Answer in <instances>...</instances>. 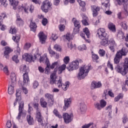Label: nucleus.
I'll return each instance as SVG.
<instances>
[{"instance_id": "44", "label": "nucleus", "mask_w": 128, "mask_h": 128, "mask_svg": "<svg viewBox=\"0 0 128 128\" xmlns=\"http://www.w3.org/2000/svg\"><path fill=\"white\" fill-rule=\"evenodd\" d=\"M20 36L19 35H16L15 36H13L12 40L15 42H16L18 44V42H20Z\"/></svg>"}, {"instance_id": "20", "label": "nucleus", "mask_w": 128, "mask_h": 128, "mask_svg": "<svg viewBox=\"0 0 128 128\" xmlns=\"http://www.w3.org/2000/svg\"><path fill=\"white\" fill-rule=\"evenodd\" d=\"M38 36L40 38V42L42 44H44L46 42V36L44 34V32H40L38 34Z\"/></svg>"}, {"instance_id": "29", "label": "nucleus", "mask_w": 128, "mask_h": 128, "mask_svg": "<svg viewBox=\"0 0 128 128\" xmlns=\"http://www.w3.org/2000/svg\"><path fill=\"white\" fill-rule=\"evenodd\" d=\"M16 22L18 26H23L24 25V20H22V18H20V16L18 14L16 15Z\"/></svg>"}, {"instance_id": "9", "label": "nucleus", "mask_w": 128, "mask_h": 128, "mask_svg": "<svg viewBox=\"0 0 128 128\" xmlns=\"http://www.w3.org/2000/svg\"><path fill=\"white\" fill-rule=\"evenodd\" d=\"M115 70L117 72L121 74L122 76H126V74H128V70H126L125 68L122 66L120 64H118L115 68Z\"/></svg>"}, {"instance_id": "55", "label": "nucleus", "mask_w": 128, "mask_h": 128, "mask_svg": "<svg viewBox=\"0 0 128 128\" xmlns=\"http://www.w3.org/2000/svg\"><path fill=\"white\" fill-rule=\"evenodd\" d=\"M78 2L80 6L82 8H84L86 6V2L84 1H82V0H78Z\"/></svg>"}, {"instance_id": "52", "label": "nucleus", "mask_w": 128, "mask_h": 128, "mask_svg": "<svg viewBox=\"0 0 128 128\" xmlns=\"http://www.w3.org/2000/svg\"><path fill=\"white\" fill-rule=\"evenodd\" d=\"M58 28H59V30L60 32H64V30H66V26H64V24H60L58 26Z\"/></svg>"}, {"instance_id": "26", "label": "nucleus", "mask_w": 128, "mask_h": 128, "mask_svg": "<svg viewBox=\"0 0 128 128\" xmlns=\"http://www.w3.org/2000/svg\"><path fill=\"white\" fill-rule=\"evenodd\" d=\"M14 83H12V84L10 85L8 87V94H14Z\"/></svg>"}, {"instance_id": "14", "label": "nucleus", "mask_w": 128, "mask_h": 128, "mask_svg": "<svg viewBox=\"0 0 128 128\" xmlns=\"http://www.w3.org/2000/svg\"><path fill=\"white\" fill-rule=\"evenodd\" d=\"M36 54H34V58L36 60H38V58H40L39 59L40 62H44V60H45V62H46V58H48V56L46 55V54H44L43 57H42L40 55L38 54V50H36Z\"/></svg>"}, {"instance_id": "10", "label": "nucleus", "mask_w": 128, "mask_h": 128, "mask_svg": "<svg viewBox=\"0 0 128 128\" xmlns=\"http://www.w3.org/2000/svg\"><path fill=\"white\" fill-rule=\"evenodd\" d=\"M36 120H38V122H40V124H41V126H46V124L44 122V118L40 114V110H39L36 112Z\"/></svg>"}, {"instance_id": "47", "label": "nucleus", "mask_w": 128, "mask_h": 128, "mask_svg": "<svg viewBox=\"0 0 128 128\" xmlns=\"http://www.w3.org/2000/svg\"><path fill=\"white\" fill-rule=\"evenodd\" d=\"M124 68L126 70H128V58H126L124 59Z\"/></svg>"}, {"instance_id": "6", "label": "nucleus", "mask_w": 128, "mask_h": 128, "mask_svg": "<svg viewBox=\"0 0 128 128\" xmlns=\"http://www.w3.org/2000/svg\"><path fill=\"white\" fill-rule=\"evenodd\" d=\"M45 58L46 60V67L45 68V73L48 74L50 72V68L54 69V68H56L58 64V62H54L50 66V60H48V58H46V55H45Z\"/></svg>"}, {"instance_id": "22", "label": "nucleus", "mask_w": 128, "mask_h": 128, "mask_svg": "<svg viewBox=\"0 0 128 128\" xmlns=\"http://www.w3.org/2000/svg\"><path fill=\"white\" fill-rule=\"evenodd\" d=\"M128 52V48L124 47L122 48L121 50L118 51L116 54H118L119 56H121L122 58V56H126V54Z\"/></svg>"}, {"instance_id": "59", "label": "nucleus", "mask_w": 128, "mask_h": 128, "mask_svg": "<svg viewBox=\"0 0 128 128\" xmlns=\"http://www.w3.org/2000/svg\"><path fill=\"white\" fill-rule=\"evenodd\" d=\"M95 108L97 110H100L102 108V107L100 104H99V103H96L95 104Z\"/></svg>"}, {"instance_id": "18", "label": "nucleus", "mask_w": 128, "mask_h": 128, "mask_svg": "<svg viewBox=\"0 0 128 128\" xmlns=\"http://www.w3.org/2000/svg\"><path fill=\"white\" fill-rule=\"evenodd\" d=\"M64 110H66L67 108H68L72 104V98H65L64 100Z\"/></svg>"}, {"instance_id": "49", "label": "nucleus", "mask_w": 128, "mask_h": 128, "mask_svg": "<svg viewBox=\"0 0 128 128\" xmlns=\"http://www.w3.org/2000/svg\"><path fill=\"white\" fill-rule=\"evenodd\" d=\"M70 56H66L64 58V62L65 64H68V62H70Z\"/></svg>"}, {"instance_id": "25", "label": "nucleus", "mask_w": 128, "mask_h": 128, "mask_svg": "<svg viewBox=\"0 0 128 128\" xmlns=\"http://www.w3.org/2000/svg\"><path fill=\"white\" fill-rule=\"evenodd\" d=\"M108 28L112 32H116V25L112 22H109L108 24Z\"/></svg>"}, {"instance_id": "60", "label": "nucleus", "mask_w": 128, "mask_h": 128, "mask_svg": "<svg viewBox=\"0 0 128 128\" xmlns=\"http://www.w3.org/2000/svg\"><path fill=\"white\" fill-rule=\"evenodd\" d=\"M92 58L93 60H98L100 58L96 54H92Z\"/></svg>"}, {"instance_id": "48", "label": "nucleus", "mask_w": 128, "mask_h": 128, "mask_svg": "<svg viewBox=\"0 0 128 128\" xmlns=\"http://www.w3.org/2000/svg\"><path fill=\"white\" fill-rule=\"evenodd\" d=\"M78 50H86V46L84 44L80 46H78Z\"/></svg>"}, {"instance_id": "32", "label": "nucleus", "mask_w": 128, "mask_h": 128, "mask_svg": "<svg viewBox=\"0 0 128 128\" xmlns=\"http://www.w3.org/2000/svg\"><path fill=\"white\" fill-rule=\"evenodd\" d=\"M27 122L30 126L34 124V118L30 115H28L26 116Z\"/></svg>"}, {"instance_id": "63", "label": "nucleus", "mask_w": 128, "mask_h": 128, "mask_svg": "<svg viewBox=\"0 0 128 128\" xmlns=\"http://www.w3.org/2000/svg\"><path fill=\"white\" fill-rule=\"evenodd\" d=\"M32 46V44L30 43H26L24 46V50H28Z\"/></svg>"}, {"instance_id": "46", "label": "nucleus", "mask_w": 128, "mask_h": 128, "mask_svg": "<svg viewBox=\"0 0 128 128\" xmlns=\"http://www.w3.org/2000/svg\"><path fill=\"white\" fill-rule=\"evenodd\" d=\"M53 112L56 116H57L59 118H62V115L60 114V112H58V111L56 109L54 110Z\"/></svg>"}, {"instance_id": "34", "label": "nucleus", "mask_w": 128, "mask_h": 128, "mask_svg": "<svg viewBox=\"0 0 128 128\" xmlns=\"http://www.w3.org/2000/svg\"><path fill=\"white\" fill-rule=\"evenodd\" d=\"M128 22L126 21H122L120 22V26L123 28V30H128V26L127 24Z\"/></svg>"}, {"instance_id": "57", "label": "nucleus", "mask_w": 128, "mask_h": 128, "mask_svg": "<svg viewBox=\"0 0 128 128\" xmlns=\"http://www.w3.org/2000/svg\"><path fill=\"white\" fill-rule=\"evenodd\" d=\"M12 60H14V62H16V64H18V62H20V60H18V56H14L12 58Z\"/></svg>"}, {"instance_id": "16", "label": "nucleus", "mask_w": 128, "mask_h": 128, "mask_svg": "<svg viewBox=\"0 0 128 128\" xmlns=\"http://www.w3.org/2000/svg\"><path fill=\"white\" fill-rule=\"evenodd\" d=\"M30 77L28 73H24L23 74V85L26 86L30 84Z\"/></svg>"}, {"instance_id": "31", "label": "nucleus", "mask_w": 128, "mask_h": 128, "mask_svg": "<svg viewBox=\"0 0 128 128\" xmlns=\"http://www.w3.org/2000/svg\"><path fill=\"white\" fill-rule=\"evenodd\" d=\"M10 78L12 80V84H16V73L12 72L10 74Z\"/></svg>"}, {"instance_id": "21", "label": "nucleus", "mask_w": 128, "mask_h": 128, "mask_svg": "<svg viewBox=\"0 0 128 128\" xmlns=\"http://www.w3.org/2000/svg\"><path fill=\"white\" fill-rule=\"evenodd\" d=\"M4 48V56L6 58H10L8 55L12 52V49L8 46Z\"/></svg>"}, {"instance_id": "56", "label": "nucleus", "mask_w": 128, "mask_h": 128, "mask_svg": "<svg viewBox=\"0 0 128 128\" xmlns=\"http://www.w3.org/2000/svg\"><path fill=\"white\" fill-rule=\"evenodd\" d=\"M107 66L111 70H114V66H112V64L110 63V61L108 60L107 64Z\"/></svg>"}, {"instance_id": "5", "label": "nucleus", "mask_w": 128, "mask_h": 128, "mask_svg": "<svg viewBox=\"0 0 128 128\" xmlns=\"http://www.w3.org/2000/svg\"><path fill=\"white\" fill-rule=\"evenodd\" d=\"M22 90L24 92L25 94H26L28 92V89L24 87V86H22V84L21 88L17 89L16 90V102H20V100H22V95H21Z\"/></svg>"}, {"instance_id": "30", "label": "nucleus", "mask_w": 128, "mask_h": 128, "mask_svg": "<svg viewBox=\"0 0 128 128\" xmlns=\"http://www.w3.org/2000/svg\"><path fill=\"white\" fill-rule=\"evenodd\" d=\"M120 58H122V57L118 53H116V56L114 58V64H118L120 62Z\"/></svg>"}, {"instance_id": "39", "label": "nucleus", "mask_w": 128, "mask_h": 128, "mask_svg": "<svg viewBox=\"0 0 128 128\" xmlns=\"http://www.w3.org/2000/svg\"><path fill=\"white\" fill-rule=\"evenodd\" d=\"M30 26V28H31V30H32V32H36L37 28V26H36V23L33 22H32L31 21Z\"/></svg>"}, {"instance_id": "28", "label": "nucleus", "mask_w": 128, "mask_h": 128, "mask_svg": "<svg viewBox=\"0 0 128 128\" xmlns=\"http://www.w3.org/2000/svg\"><path fill=\"white\" fill-rule=\"evenodd\" d=\"M66 64H63L58 68V74H62V72L66 70Z\"/></svg>"}, {"instance_id": "33", "label": "nucleus", "mask_w": 128, "mask_h": 128, "mask_svg": "<svg viewBox=\"0 0 128 128\" xmlns=\"http://www.w3.org/2000/svg\"><path fill=\"white\" fill-rule=\"evenodd\" d=\"M20 70L22 72V74H28V68H26V65H22L20 67Z\"/></svg>"}, {"instance_id": "50", "label": "nucleus", "mask_w": 128, "mask_h": 128, "mask_svg": "<svg viewBox=\"0 0 128 128\" xmlns=\"http://www.w3.org/2000/svg\"><path fill=\"white\" fill-rule=\"evenodd\" d=\"M100 105L101 106V107H102V108H104L106 106V102L104 100H102L100 101Z\"/></svg>"}, {"instance_id": "11", "label": "nucleus", "mask_w": 128, "mask_h": 128, "mask_svg": "<svg viewBox=\"0 0 128 128\" xmlns=\"http://www.w3.org/2000/svg\"><path fill=\"white\" fill-rule=\"evenodd\" d=\"M72 22H74V26H75L74 32V34H78L80 32V22L78 20H76L74 18L72 20Z\"/></svg>"}, {"instance_id": "23", "label": "nucleus", "mask_w": 128, "mask_h": 128, "mask_svg": "<svg viewBox=\"0 0 128 128\" xmlns=\"http://www.w3.org/2000/svg\"><path fill=\"white\" fill-rule=\"evenodd\" d=\"M22 58L24 60H26V62H32V54H28V53H25L23 56H22Z\"/></svg>"}, {"instance_id": "62", "label": "nucleus", "mask_w": 128, "mask_h": 128, "mask_svg": "<svg viewBox=\"0 0 128 128\" xmlns=\"http://www.w3.org/2000/svg\"><path fill=\"white\" fill-rule=\"evenodd\" d=\"M54 50H58V52H60V50H62V48H60V46L58 44H55L54 46Z\"/></svg>"}, {"instance_id": "19", "label": "nucleus", "mask_w": 128, "mask_h": 128, "mask_svg": "<svg viewBox=\"0 0 128 128\" xmlns=\"http://www.w3.org/2000/svg\"><path fill=\"white\" fill-rule=\"evenodd\" d=\"M23 6L24 12H26V14H28V10H30L31 12H33L34 8V6L31 5L28 6V4H25V5Z\"/></svg>"}, {"instance_id": "53", "label": "nucleus", "mask_w": 128, "mask_h": 128, "mask_svg": "<svg viewBox=\"0 0 128 128\" xmlns=\"http://www.w3.org/2000/svg\"><path fill=\"white\" fill-rule=\"evenodd\" d=\"M122 120L123 124H126V122H128V116L126 114H124L122 118Z\"/></svg>"}, {"instance_id": "42", "label": "nucleus", "mask_w": 128, "mask_h": 128, "mask_svg": "<svg viewBox=\"0 0 128 128\" xmlns=\"http://www.w3.org/2000/svg\"><path fill=\"white\" fill-rule=\"evenodd\" d=\"M122 98H124V94L120 93L114 98V102H118V100Z\"/></svg>"}, {"instance_id": "12", "label": "nucleus", "mask_w": 128, "mask_h": 128, "mask_svg": "<svg viewBox=\"0 0 128 128\" xmlns=\"http://www.w3.org/2000/svg\"><path fill=\"white\" fill-rule=\"evenodd\" d=\"M90 8L94 18L98 16V12L100 10V7L96 5H92L90 6Z\"/></svg>"}, {"instance_id": "13", "label": "nucleus", "mask_w": 128, "mask_h": 128, "mask_svg": "<svg viewBox=\"0 0 128 128\" xmlns=\"http://www.w3.org/2000/svg\"><path fill=\"white\" fill-rule=\"evenodd\" d=\"M97 34L99 38H106L108 34L106 32V29L104 28H100L98 30Z\"/></svg>"}, {"instance_id": "40", "label": "nucleus", "mask_w": 128, "mask_h": 128, "mask_svg": "<svg viewBox=\"0 0 128 128\" xmlns=\"http://www.w3.org/2000/svg\"><path fill=\"white\" fill-rule=\"evenodd\" d=\"M116 1L119 6L123 4L124 6L125 5L126 6L128 0H116Z\"/></svg>"}, {"instance_id": "64", "label": "nucleus", "mask_w": 128, "mask_h": 128, "mask_svg": "<svg viewBox=\"0 0 128 128\" xmlns=\"http://www.w3.org/2000/svg\"><path fill=\"white\" fill-rule=\"evenodd\" d=\"M42 24L46 26L48 24V19L46 18H44L42 20Z\"/></svg>"}, {"instance_id": "3", "label": "nucleus", "mask_w": 128, "mask_h": 128, "mask_svg": "<svg viewBox=\"0 0 128 128\" xmlns=\"http://www.w3.org/2000/svg\"><path fill=\"white\" fill-rule=\"evenodd\" d=\"M22 116H26V112L24 111V102L22 101L19 102L18 106V116H16V120H20Z\"/></svg>"}, {"instance_id": "4", "label": "nucleus", "mask_w": 128, "mask_h": 128, "mask_svg": "<svg viewBox=\"0 0 128 128\" xmlns=\"http://www.w3.org/2000/svg\"><path fill=\"white\" fill-rule=\"evenodd\" d=\"M82 62V59H76L73 60L72 62V64L67 68L69 72H72V70H76L80 68L79 64Z\"/></svg>"}, {"instance_id": "61", "label": "nucleus", "mask_w": 128, "mask_h": 128, "mask_svg": "<svg viewBox=\"0 0 128 128\" xmlns=\"http://www.w3.org/2000/svg\"><path fill=\"white\" fill-rule=\"evenodd\" d=\"M92 124H93L92 122H90L88 124H85L84 125L82 126V128H90V126H92Z\"/></svg>"}, {"instance_id": "17", "label": "nucleus", "mask_w": 128, "mask_h": 128, "mask_svg": "<svg viewBox=\"0 0 128 128\" xmlns=\"http://www.w3.org/2000/svg\"><path fill=\"white\" fill-rule=\"evenodd\" d=\"M102 82H96V81L92 82L91 84V88L92 90H94L96 88H102Z\"/></svg>"}, {"instance_id": "38", "label": "nucleus", "mask_w": 128, "mask_h": 128, "mask_svg": "<svg viewBox=\"0 0 128 128\" xmlns=\"http://www.w3.org/2000/svg\"><path fill=\"white\" fill-rule=\"evenodd\" d=\"M117 37L122 40H124V38H126V36H124V32L122 30L118 31L117 34Z\"/></svg>"}, {"instance_id": "37", "label": "nucleus", "mask_w": 128, "mask_h": 128, "mask_svg": "<svg viewBox=\"0 0 128 128\" xmlns=\"http://www.w3.org/2000/svg\"><path fill=\"white\" fill-rule=\"evenodd\" d=\"M86 105L84 104H80V110L82 112H86Z\"/></svg>"}, {"instance_id": "8", "label": "nucleus", "mask_w": 128, "mask_h": 128, "mask_svg": "<svg viewBox=\"0 0 128 128\" xmlns=\"http://www.w3.org/2000/svg\"><path fill=\"white\" fill-rule=\"evenodd\" d=\"M63 118L65 124H68L70 122H72L74 118V115L72 114H70L68 113H64L63 114Z\"/></svg>"}, {"instance_id": "27", "label": "nucleus", "mask_w": 128, "mask_h": 128, "mask_svg": "<svg viewBox=\"0 0 128 128\" xmlns=\"http://www.w3.org/2000/svg\"><path fill=\"white\" fill-rule=\"evenodd\" d=\"M40 104L42 108H46L48 106V102L44 100V98H42L40 99Z\"/></svg>"}, {"instance_id": "15", "label": "nucleus", "mask_w": 128, "mask_h": 128, "mask_svg": "<svg viewBox=\"0 0 128 128\" xmlns=\"http://www.w3.org/2000/svg\"><path fill=\"white\" fill-rule=\"evenodd\" d=\"M118 18L119 20H123L128 16V10L124 8V10L122 12H119L118 14Z\"/></svg>"}, {"instance_id": "41", "label": "nucleus", "mask_w": 128, "mask_h": 128, "mask_svg": "<svg viewBox=\"0 0 128 128\" xmlns=\"http://www.w3.org/2000/svg\"><path fill=\"white\" fill-rule=\"evenodd\" d=\"M83 32H84L85 34H86L88 38H90V32L88 28H85L83 29Z\"/></svg>"}, {"instance_id": "35", "label": "nucleus", "mask_w": 128, "mask_h": 128, "mask_svg": "<svg viewBox=\"0 0 128 128\" xmlns=\"http://www.w3.org/2000/svg\"><path fill=\"white\" fill-rule=\"evenodd\" d=\"M100 40H102L100 42V44L102 46H106L108 44V38H100Z\"/></svg>"}, {"instance_id": "45", "label": "nucleus", "mask_w": 128, "mask_h": 128, "mask_svg": "<svg viewBox=\"0 0 128 128\" xmlns=\"http://www.w3.org/2000/svg\"><path fill=\"white\" fill-rule=\"evenodd\" d=\"M46 98H47L48 100H54V96L52 94L47 93L44 94Z\"/></svg>"}, {"instance_id": "36", "label": "nucleus", "mask_w": 128, "mask_h": 128, "mask_svg": "<svg viewBox=\"0 0 128 128\" xmlns=\"http://www.w3.org/2000/svg\"><path fill=\"white\" fill-rule=\"evenodd\" d=\"M112 105H109L106 108V110H108V116L109 118H112Z\"/></svg>"}, {"instance_id": "51", "label": "nucleus", "mask_w": 128, "mask_h": 128, "mask_svg": "<svg viewBox=\"0 0 128 128\" xmlns=\"http://www.w3.org/2000/svg\"><path fill=\"white\" fill-rule=\"evenodd\" d=\"M14 10H16L18 12H22L24 10V6L18 5V6H16V9Z\"/></svg>"}, {"instance_id": "54", "label": "nucleus", "mask_w": 128, "mask_h": 128, "mask_svg": "<svg viewBox=\"0 0 128 128\" xmlns=\"http://www.w3.org/2000/svg\"><path fill=\"white\" fill-rule=\"evenodd\" d=\"M98 54L100 56H104V55L106 54V51L103 49H100L98 52Z\"/></svg>"}, {"instance_id": "43", "label": "nucleus", "mask_w": 128, "mask_h": 128, "mask_svg": "<svg viewBox=\"0 0 128 128\" xmlns=\"http://www.w3.org/2000/svg\"><path fill=\"white\" fill-rule=\"evenodd\" d=\"M9 32L12 34H16V27L14 26H11Z\"/></svg>"}, {"instance_id": "7", "label": "nucleus", "mask_w": 128, "mask_h": 128, "mask_svg": "<svg viewBox=\"0 0 128 128\" xmlns=\"http://www.w3.org/2000/svg\"><path fill=\"white\" fill-rule=\"evenodd\" d=\"M52 8V2L48 0H46L42 3L41 10L44 12H48L49 10Z\"/></svg>"}, {"instance_id": "2", "label": "nucleus", "mask_w": 128, "mask_h": 128, "mask_svg": "<svg viewBox=\"0 0 128 128\" xmlns=\"http://www.w3.org/2000/svg\"><path fill=\"white\" fill-rule=\"evenodd\" d=\"M92 66H90L84 65L80 67L79 69V72L78 74V79L84 80L86 76H87Z\"/></svg>"}, {"instance_id": "58", "label": "nucleus", "mask_w": 128, "mask_h": 128, "mask_svg": "<svg viewBox=\"0 0 128 128\" xmlns=\"http://www.w3.org/2000/svg\"><path fill=\"white\" fill-rule=\"evenodd\" d=\"M48 102L49 106H54V99H52L50 100H48Z\"/></svg>"}, {"instance_id": "1", "label": "nucleus", "mask_w": 128, "mask_h": 128, "mask_svg": "<svg viewBox=\"0 0 128 128\" xmlns=\"http://www.w3.org/2000/svg\"><path fill=\"white\" fill-rule=\"evenodd\" d=\"M50 84H57L58 88H62L64 90H66L68 86H70V82H66L64 84L62 83V77L58 78L56 76V74L53 73L50 76Z\"/></svg>"}, {"instance_id": "24", "label": "nucleus", "mask_w": 128, "mask_h": 128, "mask_svg": "<svg viewBox=\"0 0 128 128\" xmlns=\"http://www.w3.org/2000/svg\"><path fill=\"white\" fill-rule=\"evenodd\" d=\"M10 6H12L13 10L16 9V6H18V1L16 0H8Z\"/></svg>"}]
</instances>
